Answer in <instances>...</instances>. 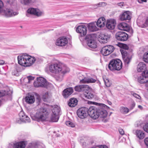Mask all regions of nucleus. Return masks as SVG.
I'll return each mask as SVG.
<instances>
[{"label": "nucleus", "mask_w": 148, "mask_h": 148, "mask_svg": "<svg viewBox=\"0 0 148 148\" xmlns=\"http://www.w3.org/2000/svg\"><path fill=\"white\" fill-rule=\"evenodd\" d=\"M116 37H128V35L126 33L123 32H119L116 34Z\"/></svg>", "instance_id": "35"}, {"label": "nucleus", "mask_w": 148, "mask_h": 148, "mask_svg": "<svg viewBox=\"0 0 148 148\" xmlns=\"http://www.w3.org/2000/svg\"><path fill=\"white\" fill-rule=\"evenodd\" d=\"M73 92V88L71 87H69L65 89L63 91L62 95L65 98H66L71 94Z\"/></svg>", "instance_id": "19"}, {"label": "nucleus", "mask_w": 148, "mask_h": 148, "mask_svg": "<svg viewBox=\"0 0 148 148\" xmlns=\"http://www.w3.org/2000/svg\"><path fill=\"white\" fill-rule=\"evenodd\" d=\"M66 124L67 125L71 127H73L75 126L74 124L69 121H66Z\"/></svg>", "instance_id": "44"}, {"label": "nucleus", "mask_w": 148, "mask_h": 148, "mask_svg": "<svg viewBox=\"0 0 148 148\" xmlns=\"http://www.w3.org/2000/svg\"><path fill=\"white\" fill-rule=\"evenodd\" d=\"M76 32L79 33L81 36H85L87 32V29L86 26L81 25L78 26L76 28Z\"/></svg>", "instance_id": "11"}, {"label": "nucleus", "mask_w": 148, "mask_h": 148, "mask_svg": "<svg viewBox=\"0 0 148 148\" xmlns=\"http://www.w3.org/2000/svg\"><path fill=\"white\" fill-rule=\"evenodd\" d=\"M116 45L123 49V50H126L128 49H129V47L127 45L120 42H118L117 44H116Z\"/></svg>", "instance_id": "36"}, {"label": "nucleus", "mask_w": 148, "mask_h": 148, "mask_svg": "<svg viewBox=\"0 0 148 148\" xmlns=\"http://www.w3.org/2000/svg\"><path fill=\"white\" fill-rule=\"evenodd\" d=\"M122 63L119 59H113L110 61L108 65V68L112 71H119L122 68Z\"/></svg>", "instance_id": "5"}, {"label": "nucleus", "mask_w": 148, "mask_h": 148, "mask_svg": "<svg viewBox=\"0 0 148 148\" xmlns=\"http://www.w3.org/2000/svg\"><path fill=\"white\" fill-rule=\"evenodd\" d=\"M121 53L122 55V58L128 57L130 56L129 54L127 53V51L125 50H121Z\"/></svg>", "instance_id": "38"}, {"label": "nucleus", "mask_w": 148, "mask_h": 148, "mask_svg": "<svg viewBox=\"0 0 148 148\" xmlns=\"http://www.w3.org/2000/svg\"><path fill=\"white\" fill-rule=\"evenodd\" d=\"M110 38H98V40L101 44L107 43L109 40Z\"/></svg>", "instance_id": "33"}, {"label": "nucleus", "mask_w": 148, "mask_h": 148, "mask_svg": "<svg viewBox=\"0 0 148 148\" xmlns=\"http://www.w3.org/2000/svg\"><path fill=\"white\" fill-rule=\"evenodd\" d=\"M138 107L141 110H142L143 108L142 106L140 105H138Z\"/></svg>", "instance_id": "64"}, {"label": "nucleus", "mask_w": 148, "mask_h": 148, "mask_svg": "<svg viewBox=\"0 0 148 148\" xmlns=\"http://www.w3.org/2000/svg\"><path fill=\"white\" fill-rule=\"evenodd\" d=\"M106 24V19L103 17H101L99 18L96 23L97 26L100 28L104 27Z\"/></svg>", "instance_id": "20"}, {"label": "nucleus", "mask_w": 148, "mask_h": 148, "mask_svg": "<svg viewBox=\"0 0 148 148\" xmlns=\"http://www.w3.org/2000/svg\"><path fill=\"white\" fill-rule=\"evenodd\" d=\"M18 115L20 121L19 120L17 121L18 123H20L21 121L25 123H29L30 122V119L29 117L25 115L23 111H21L19 113Z\"/></svg>", "instance_id": "12"}, {"label": "nucleus", "mask_w": 148, "mask_h": 148, "mask_svg": "<svg viewBox=\"0 0 148 148\" xmlns=\"http://www.w3.org/2000/svg\"><path fill=\"white\" fill-rule=\"evenodd\" d=\"M116 38L117 40L124 41L127 40L128 38Z\"/></svg>", "instance_id": "47"}, {"label": "nucleus", "mask_w": 148, "mask_h": 148, "mask_svg": "<svg viewBox=\"0 0 148 148\" xmlns=\"http://www.w3.org/2000/svg\"><path fill=\"white\" fill-rule=\"evenodd\" d=\"M144 141L145 145L148 147V137L146 138L144 140Z\"/></svg>", "instance_id": "55"}, {"label": "nucleus", "mask_w": 148, "mask_h": 148, "mask_svg": "<svg viewBox=\"0 0 148 148\" xmlns=\"http://www.w3.org/2000/svg\"><path fill=\"white\" fill-rule=\"evenodd\" d=\"M131 14L129 11H125L119 16L120 20L121 21H124L126 20H129L131 19Z\"/></svg>", "instance_id": "14"}, {"label": "nucleus", "mask_w": 148, "mask_h": 148, "mask_svg": "<svg viewBox=\"0 0 148 148\" xmlns=\"http://www.w3.org/2000/svg\"><path fill=\"white\" fill-rule=\"evenodd\" d=\"M84 95L85 97L89 99H91L94 97V95L92 93L88 90L85 92Z\"/></svg>", "instance_id": "31"}, {"label": "nucleus", "mask_w": 148, "mask_h": 148, "mask_svg": "<svg viewBox=\"0 0 148 148\" xmlns=\"http://www.w3.org/2000/svg\"><path fill=\"white\" fill-rule=\"evenodd\" d=\"M135 103H133L130 106V109L131 110L132 109L135 107Z\"/></svg>", "instance_id": "58"}, {"label": "nucleus", "mask_w": 148, "mask_h": 148, "mask_svg": "<svg viewBox=\"0 0 148 148\" xmlns=\"http://www.w3.org/2000/svg\"><path fill=\"white\" fill-rule=\"evenodd\" d=\"M37 82L34 83V85L35 87H47L48 84L46 79L40 77L37 78Z\"/></svg>", "instance_id": "7"}, {"label": "nucleus", "mask_w": 148, "mask_h": 148, "mask_svg": "<svg viewBox=\"0 0 148 148\" xmlns=\"http://www.w3.org/2000/svg\"><path fill=\"white\" fill-rule=\"evenodd\" d=\"M125 64L127 66L130 62L131 59V57L130 56L128 57H125L123 58Z\"/></svg>", "instance_id": "37"}, {"label": "nucleus", "mask_w": 148, "mask_h": 148, "mask_svg": "<svg viewBox=\"0 0 148 148\" xmlns=\"http://www.w3.org/2000/svg\"><path fill=\"white\" fill-rule=\"evenodd\" d=\"M146 69V65L143 62L139 63L137 65V71L138 72H141Z\"/></svg>", "instance_id": "27"}, {"label": "nucleus", "mask_w": 148, "mask_h": 148, "mask_svg": "<svg viewBox=\"0 0 148 148\" xmlns=\"http://www.w3.org/2000/svg\"><path fill=\"white\" fill-rule=\"evenodd\" d=\"M86 43L90 48H95L97 47V42L94 38H85Z\"/></svg>", "instance_id": "13"}, {"label": "nucleus", "mask_w": 148, "mask_h": 148, "mask_svg": "<svg viewBox=\"0 0 148 148\" xmlns=\"http://www.w3.org/2000/svg\"><path fill=\"white\" fill-rule=\"evenodd\" d=\"M10 92L11 94H12L13 92V89L12 88H10Z\"/></svg>", "instance_id": "63"}, {"label": "nucleus", "mask_w": 148, "mask_h": 148, "mask_svg": "<svg viewBox=\"0 0 148 148\" xmlns=\"http://www.w3.org/2000/svg\"><path fill=\"white\" fill-rule=\"evenodd\" d=\"M96 81L95 79L92 78L84 77V79L81 80L80 82L81 83H95Z\"/></svg>", "instance_id": "25"}, {"label": "nucleus", "mask_w": 148, "mask_h": 148, "mask_svg": "<svg viewBox=\"0 0 148 148\" xmlns=\"http://www.w3.org/2000/svg\"><path fill=\"white\" fill-rule=\"evenodd\" d=\"M25 147V144L24 141L16 143L14 145V148H24Z\"/></svg>", "instance_id": "30"}, {"label": "nucleus", "mask_w": 148, "mask_h": 148, "mask_svg": "<svg viewBox=\"0 0 148 148\" xmlns=\"http://www.w3.org/2000/svg\"><path fill=\"white\" fill-rule=\"evenodd\" d=\"M37 0H20V2L22 4L27 6L32 5Z\"/></svg>", "instance_id": "23"}, {"label": "nucleus", "mask_w": 148, "mask_h": 148, "mask_svg": "<svg viewBox=\"0 0 148 148\" xmlns=\"http://www.w3.org/2000/svg\"><path fill=\"white\" fill-rule=\"evenodd\" d=\"M60 111V109L57 105H54L53 109H52V114L56 115V118H58V116H59V113Z\"/></svg>", "instance_id": "29"}, {"label": "nucleus", "mask_w": 148, "mask_h": 148, "mask_svg": "<svg viewBox=\"0 0 148 148\" xmlns=\"http://www.w3.org/2000/svg\"><path fill=\"white\" fill-rule=\"evenodd\" d=\"M140 17H139L138 18L137 20V23H140V24H142V25L141 26L142 27H147L148 26V18L146 19L145 22L144 23L143 22H141L142 23H140Z\"/></svg>", "instance_id": "34"}, {"label": "nucleus", "mask_w": 148, "mask_h": 148, "mask_svg": "<svg viewBox=\"0 0 148 148\" xmlns=\"http://www.w3.org/2000/svg\"><path fill=\"white\" fill-rule=\"evenodd\" d=\"M93 104L99 107L97 108L93 106L90 107L88 109V115L90 116L94 119H96L99 117L103 118L106 117L108 113L105 108L108 107L105 104L95 102H94Z\"/></svg>", "instance_id": "2"}, {"label": "nucleus", "mask_w": 148, "mask_h": 148, "mask_svg": "<svg viewBox=\"0 0 148 148\" xmlns=\"http://www.w3.org/2000/svg\"><path fill=\"white\" fill-rule=\"evenodd\" d=\"M144 131L148 133V123H146L143 127Z\"/></svg>", "instance_id": "49"}, {"label": "nucleus", "mask_w": 148, "mask_h": 148, "mask_svg": "<svg viewBox=\"0 0 148 148\" xmlns=\"http://www.w3.org/2000/svg\"><path fill=\"white\" fill-rule=\"evenodd\" d=\"M77 100L76 98H71L69 100L68 105L69 107H73L77 104Z\"/></svg>", "instance_id": "26"}, {"label": "nucleus", "mask_w": 148, "mask_h": 148, "mask_svg": "<svg viewBox=\"0 0 148 148\" xmlns=\"http://www.w3.org/2000/svg\"><path fill=\"white\" fill-rule=\"evenodd\" d=\"M133 95L135 98H137L138 99H141L140 97L136 93H133Z\"/></svg>", "instance_id": "53"}, {"label": "nucleus", "mask_w": 148, "mask_h": 148, "mask_svg": "<svg viewBox=\"0 0 148 148\" xmlns=\"http://www.w3.org/2000/svg\"><path fill=\"white\" fill-rule=\"evenodd\" d=\"M77 115L80 118L83 119L86 117L88 114V109L86 107L79 109L77 111Z\"/></svg>", "instance_id": "8"}, {"label": "nucleus", "mask_w": 148, "mask_h": 148, "mask_svg": "<svg viewBox=\"0 0 148 148\" xmlns=\"http://www.w3.org/2000/svg\"><path fill=\"white\" fill-rule=\"evenodd\" d=\"M117 5L121 7L124 5V3L123 2L119 3H117Z\"/></svg>", "instance_id": "56"}, {"label": "nucleus", "mask_w": 148, "mask_h": 148, "mask_svg": "<svg viewBox=\"0 0 148 148\" xmlns=\"http://www.w3.org/2000/svg\"><path fill=\"white\" fill-rule=\"evenodd\" d=\"M35 95L36 97V100H37L38 101L40 102L41 100L40 96L36 93H35Z\"/></svg>", "instance_id": "51"}, {"label": "nucleus", "mask_w": 148, "mask_h": 148, "mask_svg": "<svg viewBox=\"0 0 148 148\" xmlns=\"http://www.w3.org/2000/svg\"><path fill=\"white\" fill-rule=\"evenodd\" d=\"M136 137L140 139H143L145 136V133L142 130H137L136 131Z\"/></svg>", "instance_id": "24"}, {"label": "nucleus", "mask_w": 148, "mask_h": 148, "mask_svg": "<svg viewBox=\"0 0 148 148\" xmlns=\"http://www.w3.org/2000/svg\"><path fill=\"white\" fill-rule=\"evenodd\" d=\"M119 131L120 134L121 135H123L124 134V131L122 128H119Z\"/></svg>", "instance_id": "52"}, {"label": "nucleus", "mask_w": 148, "mask_h": 148, "mask_svg": "<svg viewBox=\"0 0 148 148\" xmlns=\"http://www.w3.org/2000/svg\"><path fill=\"white\" fill-rule=\"evenodd\" d=\"M16 0H10V5H13L15 9L16 8Z\"/></svg>", "instance_id": "42"}, {"label": "nucleus", "mask_w": 148, "mask_h": 148, "mask_svg": "<svg viewBox=\"0 0 148 148\" xmlns=\"http://www.w3.org/2000/svg\"><path fill=\"white\" fill-rule=\"evenodd\" d=\"M49 69L51 72L55 74L59 73H65L70 71L69 68L60 63H56L50 64Z\"/></svg>", "instance_id": "3"}, {"label": "nucleus", "mask_w": 148, "mask_h": 148, "mask_svg": "<svg viewBox=\"0 0 148 148\" xmlns=\"http://www.w3.org/2000/svg\"><path fill=\"white\" fill-rule=\"evenodd\" d=\"M148 77V70L145 69L143 71L141 75L138 79V81L141 84L146 83L147 81V78Z\"/></svg>", "instance_id": "10"}, {"label": "nucleus", "mask_w": 148, "mask_h": 148, "mask_svg": "<svg viewBox=\"0 0 148 148\" xmlns=\"http://www.w3.org/2000/svg\"><path fill=\"white\" fill-rule=\"evenodd\" d=\"M18 13L16 12H14L13 10H10V17L16 15H17Z\"/></svg>", "instance_id": "46"}, {"label": "nucleus", "mask_w": 148, "mask_h": 148, "mask_svg": "<svg viewBox=\"0 0 148 148\" xmlns=\"http://www.w3.org/2000/svg\"><path fill=\"white\" fill-rule=\"evenodd\" d=\"M95 22H92L87 24L89 30L91 32H95L98 30V28L96 25Z\"/></svg>", "instance_id": "21"}, {"label": "nucleus", "mask_w": 148, "mask_h": 148, "mask_svg": "<svg viewBox=\"0 0 148 148\" xmlns=\"http://www.w3.org/2000/svg\"><path fill=\"white\" fill-rule=\"evenodd\" d=\"M118 28L121 30L126 31H129L130 29V27L125 23L122 22L118 24Z\"/></svg>", "instance_id": "18"}, {"label": "nucleus", "mask_w": 148, "mask_h": 148, "mask_svg": "<svg viewBox=\"0 0 148 148\" xmlns=\"http://www.w3.org/2000/svg\"><path fill=\"white\" fill-rule=\"evenodd\" d=\"M93 8L94 9H96L99 8L98 3L93 4Z\"/></svg>", "instance_id": "59"}, {"label": "nucleus", "mask_w": 148, "mask_h": 148, "mask_svg": "<svg viewBox=\"0 0 148 148\" xmlns=\"http://www.w3.org/2000/svg\"><path fill=\"white\" fill-rule=\"evenodd\" d=\"M12 75L16 76H18L19 75L18 72L16 69L14 70L12 72Z\"/></svg>", "instance_id": "50"}, {"label": "nucleus", "mask_w": 148, "mask_h": 148, "mask_svg": "<svg viewBox=\"0 0 148 148\" xmlns=\"http://www.w3.org/2000/svg\"><path fill=\"white\" fill-rule=\"evenodd\" d=\"M61 73V74L57 75L55 76V78L57 81H61L62 80L63 76V74H64V73Z\"/></svg>", "instance_id": "40"}, {"label": "nucleus", "mask_w": 148, "mask_h": 148, "mask_svg": "<svg viewBox=\"0 0 148 148\" xmlns=\"http://www.w3.org/2000/svg\"><path fill=\"white\" fill-rule=\"evenodd\" d=\"M8 92L6 90H0V98L8 95Z\"/></svg>", "instance_id": "41"}, {"label": "nucleus", "mask_w": 148, "mask_h": 148, "mask_svg": "<svg viewBox=\"0 0 148 148\" xmlns=\"http://www.w3.org/2000/svg\"><path fill=\"white\" fill-rule=\"evenodd\" d=\"M5 63V62L2 60H0V65H3Z\"/></svg>", "instance_id": "62"}, {"label": "nucleus", "mask_w": 148, "mask_h": 148, "mask_svg": "<svg viewBox=\"0 0 148 148\" xmlns=\"http://www.w3.org/2000/svg\"><path fill=\"white\" fill-rule=\"evenodd\" d=\"M147 0H138V2L140 3H141L142 2H146Z\"/></svg>", "instance_id": "61"}, {"label": "nucleus", "mask_w": 148, "mask_h": 148, "mask_svg": "<svg viewBox=\"0 0 148 148\" xmlns=\"http://www.w3.org/2000/svg\"><path fill=\"white\" fill-rule=\"evenodd\" d=\"M27 14L34 15L37 17H40L44 14V12L37 8L32 7L29 8L27 10Z\"/></svg>", "instance_id": "6"}, {"label": "nucleus", "mask_w": 148, "mask_h": 148, "mask_svg": "<svg viewBox=\"0 0 148 148\" xmlns=\"http://www.w3.org/2000/svg\"><path fill=\"white\" fill-rule=\"evenodd\" d=\"M85 38H80V40L82 42H86V40Z\"/></svg>", "instance_id": "57"}, {"label": "nucleus", "mask_w": 148, "mask_h": 148, "mask_svg": "<svg viewBox=\"0 0 148 148\" xmlns=\"http://www.w3.org/2000/svg\"><path fill=\"white\" fill-rule=\"evenodd\" d=\"M49 112L47 109L41 108L38 110L37 112L34 114L31 113L30 115L32 119L38 122H42L49 121L52 122H57L59 119V116L56 118V116L52 114L50 118H49Z\"/></svg>", "instance_id": "1"}, {"label": "nucleus", "mask_w": 148, "mask_h": 148, "mask_svg": "<svg viewBox=\"0 0 148 148\" xmlns=\"http://www.w3.org/2000/svg\"><path fill=\"white\" fill-rule=\"evenodd\" d=\"M119 110L121 113L124 114H127L129 111V110L128 108L124 106L121 107Z\"/></svg>", "instance_id": "32"}, {"label": "nucleus", "mask_w": 148, "mask_h": 148, "mask_svg": "<svg viewBox=\"0 0 148 148\" xmlns=\"http://www.w3.org/2000/svg\"><path fill=\"white\" fill-rule=\"evenodd\" d=\"M26 102L29 104L33 103L35 101V97L33 95L29 94L25 98Z\"/></svg>", "instance_id": "22"}, {"label": "nucleus", "mask_w": 148, "mask_h": 148, "mask_svg": "<svg viewBox=\"0 0 148 148\" xmlns=\"http://www.w3.org/2000/svg\"><path fill=\"white\" fill-rule=\"evenodd\" d=\"M116 23V21L114 19L107 20L106 24V27L108 29H113L114 28Z\"/></svg>", "instance_id": "16"}, {"label": "nucleus", "mask_w": 148, "mask_h": 148, "mask_svg": "<svg viewBox=\"0 0 148 148\" xmlns=\"http://www.w3.org/2000/svg\"><path fill=\"white\" fill-rule=\"evenodd\" d=\"M68 42L66 38H59L56 40L55 44L57 46L62 47L65 46Z\"/></svg>", "instance_id": "15"}, {"label": "nucleus", "mask_w": 148, "mask_h": 148, "mask_svg": "<svg viewBox=\"0 0 148 148\" xmlns=\"http://www.w3.org/2000/svg\"><path fill=\"white\" fill-rule=\"evenodd\" d=\"M107 5V3L105 2H101L98 3L99 8L105 6Z\"/></svg>", "instance_id": "45"}, {"label": "nucleus", "mask_w": 148, "mask_h": 148, "mask_svg": "<svg viewBox=\"0 0 148 148\" xmlns=\"http://www.w3.org/2000/svg\"><path fill=\"white\" fill-rule=\"evenodd\" d=\"M114 47L112 46H106L102 48L101 52L103 56H106L113 52L114 50Z\"/></svg>", "instance_id": "9"}, {"label": "nucleus", "mask_w": 148, "mask_h": 148, "mask_svg": "<svg viewBox=\"0 0 148 148\" xmlns=\"http://www.w3.org/2000/svg\"><path fill=\"white\" fill-rule=\"evenodd\" d=\"M143 61L148 63V51L146 52L143 55Z\"/></svg>", "instance_id": "39"}, {"label": "nucleus", "mask_w": 148, "mask_h": 148, "mask_svg": "<svg viewBox=\"0 0 148 148\" xmlns=\"http://www.w3.org/2000/svg\"><path fill=\"white\" fill-rule=\"evenodd\" d=\"M18 63L25 67L31 66L36 60L34 57H32L26 54L18 57Z\"/></svg>", "instance_id": "4"}, {"label": "nucleus", "mask_w": 148, "mask_h": 148, "mask_svg": "<svg viewBox=\"0 0 148 148\" xmlns=\"http://www.w3.org/2000/svg\"><path fill=\"white\" fill-rule=\"evenodd\" d=\"M100 148H108L107 146L103 145L99 146Z\"/></svg>", "instance_id": "60"}, {"label": "nucleus", "mask_w": 148, "mask_h": 148, "mask_svg": "<svg viewBox=\"0 0 148 148\" xmlns=\"http://www.w3.org/2000/svg\"><path fill=\"white\" fill-rule=\"evenodd\" d=\"M86 88H88L87 85H82L76 86L75 88V90L76 91L81 92L84 91Z\"/></svg>", "instance_id": "28"}, {"label": "nucleus", "mask_w": 148, "mask_h": 148, "mask_svg": "<svg viewBox=\"0 0 148 148\" xmlns=\"http://www.w3.org/2000/svg\"><path fill=\"white\" fill-rule=\"evenodd\" d=\"M3 6V2L0 0V14L4 15L6 17L9 16V9H6L5 10H3L2 7Z\"/></svg>", "instance_id": "17"}, {"label": "nucleus", "mask_w": 148, "mask_h": 148, "mask_svg": "<svg viewBox=\"0 0 148 148\" xmlns=\"http://www.w3.org/2000/svg\"><path fill=\"white\" fill-rule=\"evenodd\" d=\"M27 78L28 79V82H29L31 80H33L34 79V78L31 76H29L27 77Z\"/></svg>", "instance_id": "54"}, {"label": "nucleus", "mask_w": 148, "mask_h": 148, "mask_svg": "<svg viewBox=\"0 0 148 148\" xmlns=\"http://www.w3.org/2000/svg\"><path fill=\"white\" fill-rule=\"evenodd\" d=\"M104 80L106 86L107 87H109L110 86L111 84L108 79H104Z\"/></svg>", "instance_id": "43"}, {"label": "nucleus", "mask_w": 148, "mask_h": 148, "mask_svg": "<svg viewBox=\"0 0 148 148\" xmlns=\"http://www.w3.org/2000/svg\"><path fill=\"white\" fill-rule=\"evenodd\" d=\"M49 95L47 92H46L43 95L42 98L44 99V101H45V100L49 98Z\"/></svg>", "instance_id": "48"}]
</instances>
